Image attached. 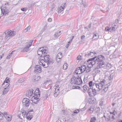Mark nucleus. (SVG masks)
Instances as JSON below:
<instances>
[{"label": "nucleus", "mask_w": 122, "mask_h": 122, "mask_svg": "<svg viewBox=\"0 0 122 122\" xmlns=\"http://www.w3.org/2000/svg\"><path fill=\"white\" fill-rule=\"evenodd\" d=\"M105 82V81L103 80L100 81L99 83H93L92 81H91L89 82L88 84L90 87H92V85H93L94 88L95 87L96 89L99 91L102 89L104 86Z\"/></svg>", "instance_id": "3"}, {"label": "nucleus", "mask_w": 122, "mask_h": 122, "mask_svg": "<svg viewBox=\"0 0 122 122\" xmlns=\"http://www.w3.org/2000/svg\"><path fill=\"white\" fill-rule=\"evenodd\" d=\"M10 79L9 78L7 77L5 80L4 81L3 85L5 83L6 84L9 83L10 82Z\"/></svg>", "instance_id": "24"}, {"label": "nucleus", "mask_w": 122, "mask_h": 122, "mask_svg": "<svg viewBox=\"0 0 122 122\" xmlns=\"http://www.w3.org/2000/svg\"><path fill=\"white\" fill-rule=\"evenodd\" d=\"M73 37L71 39V40L69 41L68 42V44H69V43L70 42H71L72 41V39L73 38Z\"/></svg>", "instance_id": "56"}, {"label": "nucleus", "mask_w": 122, "mask_h": 122, "mask_svg": "<svg viewBox=\"0 0 122 122\" xmlns=\"http://www.w3.org/2000/svg\"><path fill=\"white\" fill-rule=\"evenodd\" d=\"M5 52L3 50H0V60L4 56Z\"/></svg>", "instance_id": "25"}, {"label": "nucleus", "mask_w": 122, "mask_h": 122, "mask_svg": "<svg viewBox=\"0 0 122 122\" xmlns=\"http://www.w3.org/2000/svg\"><path fill=\"white\" fill-rule=\"evenodd\" d=\"M114 110H113V112H112V113L111 112H110V113L111 114L112 113V114H113V115H114Z\"/></svg>", "instance_id": "58"}, {"label": "nucleus", "mask_w": 122, "mask_h": 122, "mask_svg": "<svg viewBox=\"0 0 122 122\" xmlns=\"http://www.w3.org/2000/svg\"><path fill=\"white\" fill-rule=\"evenodd\" d=\"M33 117V116L32 114L30 113H28L26 116V117L28 120H30Z\"/></svg>", "instance_id": "22"}, {"label": "nucleus", "mask_w": 122, "mask_h": 122, "mask_svg": "<svg viewBox=\"0 0 122 122\" xmlns=\"http://www.w3.org/2000/svg\"><path fill=\"white\" fill-rule=\"evenodd\" d=\"M112 118H113V119H114V116L113 115H112Z\"/></svg>", "instance_id": "62"}, {"label": "nucleus", "mask_w": 122, "mask_h": 122, "mask_svg": "<svg viewBox=\"0 0 122 122\" xmlns=\"http://www.w3.org/2000/svg\"><path fill=\"white\" fill-rule=\"evenodd\" d=\"M119 68H121L120 70H122V65H120L119 66Z\"/></svg>", "instance_id": "54"}, {"label": "nucleus", "mask_w": 122, "mask_h": 122, "mask_svg": "<svg viewBox=\"0 0 122 122\" xmlns=\"http://www.w3.org/2000/svg\"><path fill=\"white\" fill-rule=\"evenodd\" d=\"M55 90L54 92V96L55 97H56L59 92V86L56 85L54 86Z\"/></svg>", "instance_id": "10"}, {"label": "nucleus", "mask_w": 122, "mask_h": 122, "mask_svg": "<svg viewBox=\"0 0 122 122\" xmlns=\"http://www.w3.org/2000/svg\"><path fill=\"white\" fill-rule=\"evenodd\" d=\"M85 37V36L84 35H83L81 37V40H83V39H84Z\"/></svg>", "instance_id": "52"}, {"label": "nucleus", "mask_w": 122, "mask_h": 122, "mask_svg": "<svg viewBox=\"0 0 122 122\" xmlns=\"http://www.w3.org/2000/svg\"><path fill=\"white\" fill-rule=\"evenodd\" d=\"M108 90V88L107 86L105 87L102 90L101 92L102 94H103L105 93Z\"/></svg>", "instance_id": "26"}, {"label": "nucleus", "mask_w": 122, "mask_h": 122, "mask_svg": "<svg viewBox=\"0 0 122 122\" xmlns=\"http://www.w3.org/2000/svg\"><path fill=\"white\" fill-rule=\"evenodd\" d=\"M56 122H61L60 120H58L56 121Z\"/></svg>", "instance_id": "61"}, {"label": "nucleus", "mask_w": 122, "mask_h": 122, "mask_svg": "<svg viewBox=\"0 0 122 122\" xmlns=\"http://www.w3.org/2000/svg\"><path fill=\"white\" fill-rule=\"evenodd\" d=\"M39 100V98L37 97L36 96H33L31 99V100L33 102L36 104L37 103L38 101Z\"/></svg>", "instance_id": "15"}, {"label": "nucleus", "mask_w": 122, "mask_h": 122, "mask_svg": "<svg viewBox=\"0 0 122 122\" xmlns=\"http://www.w3.org/2000/svg\"><path fill=\"white\" fill-rule=\"evenodd\" d=\"M87 81V79L86 78H84V82H86Z\"/></svg>", "instance_id": "50"}, {"label": "nucleus", "mask_w": 122, "mask_h": 122, "mask_svg": "<svg viewBox=\"0 0 122 122\" xmlns=\"http://www.w3.org/2000/svg\"><path fill=\"white\" fill-rule=\"evenodd\" d=\"M81 56L80 55L78 56L77 57V59L78 60H81Z\"/></svg>", "instance_id": "47"}, {"label": "nucleus", "mask_w": 122, "mask_h": 122, "mask_svg": "<svg viewBox=\"0 0 122 122\" xmlns=\"http://www.w3.org/2000/svg\"><path fill=\"white\" fill-rule=\"evenodd\" d=\"M109 32H113L114 30V26H112L109 28Z\"/></svg>", "instance_id": "35"}, {"label": "nucleus", "mask_w": 122, "mask_h": 122, "mask_svg": "<svg viewBox=\"0 0 122 122\" xmlns=\"http://www.w3.org/2000/svg\"><path fill=\"white\" fill-rule=\"evenodd\" d=\"M27 10V8L26 7H24L22 8L21 10L23 11H26Z\"/></svg>", "instance_id": "44"}, {"label": "nucleus", "mask_w": 122, "mask_h": 122, "mask_svg": "<svg viewBox=\"0 0 122 122\" xmlns=\"http://www.w3.org/2000/svg\"><path fill=\"white\" fill-rule=\"evenodd\" d=\"M75 73L76 74H80L82 73L80 68L79 67L77 68L75 71Z\"/></svg>", "instance_id": "20"}, {"label": "nucleus", "mask_w": 122, "mask_h": 122, "mask_svg": "<svg viewBox=\"0 0 122 122\" xmlns=\"http://www.w3.org/2000/svg\"><path fill=\"white\" fill-rule=\"evenodd\" d=\"M55 6V4H52V5L51 6V11H53V9L54 8Z\"/></svg>", "instance_id": "40"}, {"label": "nucleus", "mask_w": 122, "mask_h": 122, "mask_svg": "<svg viewBox=\"0 0 122 122\" xmlns=\"http://www.w3.org/2000/svg\"><path fill=\"white\" fill-rule=\"evenodd\" d=\"M1 40H2L3 39V38L2 37H1Z\"/></svg>", "instance_id": "63"}, {"label": "nucleus", "mask_w": 122, "mask_h": 122, "mask_svg": "<svg viewBox=\"0 0 122 122\" xmlns=\"http://www.w3.org/2000/svg\"><path fill=\"white\" fill-rule=\"evenodd\" d=\"M82 4L84 7H86L87 6L84 0H82Z\"/></svg>", "instance_id": "37"}, {"label": "nucleus", "mask_w": 122, "mask_h": 122, "mask_svg": "<svg viewBox=\"0 0 122 122\" xmlns=\"http://www.w3.org/2000/svg\"><path fill=\"white\" fill-rule=\"evenodd\" d=\"M91 27V24H90L89 25H88V27L90 28Z\"/></svg>", "instance_id": "60"}, {"label": "nucleus", "mask_w": 122, "mask_h": 122, "mask_svg": "<svg viewBox=\"0 0 122 122\" xmlns=\"http://www.w3.org/2000/svg\"><path fill=\"white\" fill-rule=\"evenodd\" d=\"M10 84L8 83L5 84V86L3 87V90L2 91V94L5 95L10 90V87L9 86Z\"/></svg>", "instance_id": "8"}, {"label": "nucleus", "mask_w": 122, "mask_h": 122, "mask_svg": "<svg viewBox=\"0 0 122 122\" xmlns=\"http://www.w3.org/2000/svg\"><path fill=\"white\" fill-rule=\"evenodd\" d=\"M34 90L32 89H29L26 93V95L29 98L33 95Z\"/></svg>", "instance_id": "13"}, {"label": "nucleus", "mask_w": 122, "mask_h": 122, "mask_svg": "<svg viewBox=\"0 0 122 122\" xmlns=\"http://www.w3.org/2000/svg\"><path fill=\"white\" fill-rule=\"evenodd\" d=\"M6 112H4V113H2L0 112V119H2L3 118L5 117V113Z\"/></svg>", "instance_id": "31"}, {"label": "nucleus", "mask_w": 122, "mask_h": 122, "mask_svg": "<svg viewBox=\"0 0 122 122\" xmlns=\"http://www.w3.org/2000/svg\"><path fill=\"white\" fill-rule=\"evenodd\" d=\"M61 32L60 31H57L56 32L54 35L56 37H57L60 36L61 34L60 33Z\"/></svg>", "instance_id": "28"}, {"label": "nucleus", "mask_w": 122, "mask_h": 122, "mask_svg": "<svg viewBox=\"0 0 122 122\" xmlns=\"http://www.w3.org/2000/svg\"><path fill=\"white\" fill-rule=\"evenodd\" d=\"M119 21V20H117V21H116V22L117 23L116 24H115V28H117V27H118L119 26V24L118 23V22Z\"/></svg>", "instance_id": "39"}, {"label": "nucleus", "mask_w": 122, "mask_h": 122, "mask_svg": "<svg viewBox=\"0 0 122 122\" xmlns=\"http://www.w3.org/2000/svg\"><path fill=\"white\" fill-rule=\"evenodd\" d=\"M46 47H43L40 48L37 51V54L40 56L44 57V59H39V64L42 65L44 68L47 67L51 63H53L54 62L50 59V56L48 55L46 56V54L47 50L46 49Z\"/></svg>", "instance_id": "2"}, {"label": "nucleus", "mask_w": 122, "mask_h": 122, "mask_svg": "<svg viewBox=\"0 0 122 122\" xmlns=\"http://www.w3.org/2000/svg\"><path fill=\"white\" fill-rule=\"evenodd\" d=\"M105 58L104 56L100 55L91 58L87 61L88 62L87 67L85 65L82 66L80 67L82 73L84 71L87 73L91 71V67L95 64H97V67L96 68L99 69L102 67V66L104 65L105 62L104 60Z\"/></svg>", "instance_id": "1"}, {"label": "nucleus", "mask_w": 122, "mask_h": 122, "mask_svg": "<svg viewBox=\"0 0 122 122\" xmlns=\"http://www.w3.org/2000/svg\"><path fill=\"white\" fill-rule=\"evenodd\" d=\"M11 30H7L5 31V32L4 33L5 34H8V33H9V32Z\"/></svg>", "instance_id": "45"}, {"label": "nucleus", "mask_w": 122, "mask_h": 122, "mask_svg": "<svg viewBox=\"0 0 122 122\" xmlns=\"http://www.w3.org/2000/svg\"><path fill=\"white\" fill-rule=\"evenodd\" d=\"M30 26H28L23 31V32L25 33L27 32V31H28L29 30H30Z\"/></svg>", "instance_id": "29"}, {"label": "nucleus", "mask_w": 122, "mask_h": 122, "mask_svg": "<svg viewBox=\"0 0 122 122\" xmlns=\"http://www.w3.org/2000/svg\"><path fill=\"white\" fill-rule=\"evenodd\" d=\"M96 53L94 52H90L88 54L87 56H90L91 57L93 56Z\"/></svg>", "instance_id": "30"}, {"label": "nucleus", "mask_w": 122, "mask_h": 122, "mask_svg": "<svg viewBox=\"0 0 122 122\" xmlns=\"http://www.w3.org/2000/svg\"><path fill=\"white\" fill-rule=\"evenodd\" d=\"M16 32L15 31H10L5 37L4 40H5V41H7L8 39L11 37L14 36Z\"/></svg>", "instance_id": "6"}, {"label": "nucleus", "mask_w": 122, "mask_h": 122, "mask_svg": "<svg viewBox=\"0 0 122 122\" xmlns=\"http://www.w3.org/2000/svg\"><path fill=\"white\" fill-rule=\"evenodd\" d=\"M99 36L97 35L96 34L93 33L92 39L93 40H95L96 39L97 40Z\"/></svg>", "instance_id": "23"}, {"label": "nucleus", "mask_w": 122, "mask_h": 122, "mask_svg": "<svg viewBox=\"0 0 122 122\" xmlns=\"http://www.w3.org/2000/svg\"><path fill=\"white\" fill-rule=\"evenodd\" d=\"M33 111V109H29L28 111H27L28 113H30L29 112H31Z\"/></svg>", "instance_id": "48"}, {"label": "nucleus", "mask_w": 122, "mask_h": 122, "mask_svg": "<svg viewBox=\"0 0 122 122\" xmlns=\"http://www.w3.org/2000/svg\"><path fill=\"white\" fill-rule=\"evenodd\" d=\"M32 42L33 41L31 42L27 43V44L26 45V46L24 48L22 51L23 52H28L29 51V48L31 46Z\"/></svg>", "instance_id": "11"}, {"label": "nucleus", "mask_w": 122, "mask_h": 122, "mask_svg": "<svg viewBox=\"0 0 122 122\" xmlns=\"http://www.w3.org/2000/svg\"><path fill=\"white\" fill-rule=\"evenodd\" d=\"M116 96L118 97H121V94L120 92H119L118 93L116 94Z\"/></svg>", "instance_id": "41"}, {"label": "nucleus", "mask_w": 122, "mask_h": 122, "mask_svg": "<svg viewBox=\"0 0 122 122\" xmlns=\"http://www.w3.org/2000/svg\"><path fill=\"white\" fill-rule=\"evenodd\" d=\"M77 76H73L70 80V82L71 83L74 84H76Z\"/></svg>", "instance_id": "18"}, {"label": "nucleus", "mask_w": 122, "mask_h": 122, "mask_svg": "<svg viewBox=\"0 0 122 122\" xmlns=\"http://www.w3.org/2000/svg\"><path fill=\"white\" fill-rule=\"evenodd\" d=\"M69 46V44H67V45L66 46V48H68Z\"/></svg>", "instance_id": "59"}, {"label": "nucleus", "mask_w": 122, "mask_h": 122, "mask_svg": "<svg viewBox=\"0 0 122 122\" xmlns=\"http://www.w3.org/2000/svg\"><path fill=\"white\" fill-rule=\"evenodd\" d=\"M68 64L66 63H65L63 66V69L64 70H66L68 67Z\"/></svg>", "instance_id": "34"}, {"label": "nucleus", "mask_w": 122, "mask_h": 122, "mask_svg": "<svg viewBox=\"0 0 122 122\" xmlns=\"http://www.w3.org/2000/svg\"><path fill=\"white\" fill-rule=\"evenodd\" d=\"M109 27L108 26H107L105 27V30L106 31L109 32Z\"/></svg>", "instance_id": "43"}, {"label": "nucleus", "mask_w": 122, "mask_h": 122, "mask_svg": "<svg viewBox=\"0 0 122 122\" xmlns=\"http://www.w3.org/2000/svg\"><path fill=\"white\" fill-rule=\"evenodd\" d=\"M9 2H7L6 3H5V5H7L9 4Z\"/></svg>", "instance_id": "55"}, {"label": "nucleus", "mask_w": 122, "mask_h": 122, "mask_svg": "<svg viewBox=\"0 0 122 122\" xmlns=\"http://www.w3.org/2000/svg\"><path fill=\"white\" fill-rule=\"evenodd\" d=\"M34 95L38 97L40 95V92H39V88H37L35 91L34 93Z\"/></svg>", "instance_id": "21"}, {"label": "nucleus", "mask_w": 122, "mask_h": 122, "mask_svg": "<svg viewBox=\"0 0 122 122\" xmlns=\"http://www.w3.org/2000/svg\"><path fill=\"white\" fill-rule=\"evenodd\" d=\"M106 66L107 67V68H109L111 67V66L110 65V64L109 63L107 64L106 65Z\"/></svg>", "instance_id": "46"}, {"label": "nucleus", "mask_w": 122, "mask_h": 122, "mask_svg": "<svg viewBox=\"0 0 122 122\" xmlns=\"http://www.w3.org/2000/svg\"><path fill=\"white\" fill-rule=\"evenodd\" d=\"M41 66L39 65H36L34 67V71L36 73L41 72Z\"/></svg>", "instance_id": "12"}, {"label": "nucleus", "mask_w": 122, "mask_h": 122, "mask_svg": "<svg viewBox=\"0 0 122 122\" xmlns=\"http://www.w3.org/2000/svg\"><path fill=\"white\" fill-rule=\"evenodd\" d=\"M112 105H113V106H114V103H113L112 104Z\"/></svg>", "instance_id": "64"}, {"label": "nucleus", "mask_w": 122, "mask_h": 122, "mask_svg": "<svg viewBox=\"0 0 122 122\" xmlns=\"http://www.w3.org/2000/svg\"><path fill=\"white\" fill-rule=\"evenodd\" d=\"M72 88L73 89H80V87L79 86H72Z\"/></svg>", "instance_id": "42"}, {"label": "nucleus", "mask_w": 122, "mask_h": 122, "mask_svg": "<svg viewBox=\"0 0 122 122\" xmlns=\"http://www.w3.org/2000/svg\"><path fill=\"white\" fill-rule=\"evenodd\" d=\"M76 79V84L80 85L82 83V81L80 77H77Z\"/></svg>", "instance_id": "19"}, {"label": "nucleus", "mask_w": 122, "mask_h": 122, "mask_svg": "<svg viewBox=\"0 0 122 122\" xmlns=\"http://www.w3.org/2000/svg\"><path fill=\"white\" fill-rule=\"evenodd\" d=\"M84 90L86 91L87 90H89V89L88 87L86 85H84L83 87Z\"/></svg>", "instance_id": "33"}, {"label": "nucleus", "mask_w": 122, "mask_h": 122, "mask_svg": "<svg viewBox=\"0 0 122 122\" xmlns=\"http://www.w3.org/2000/svg\"><path fill=\"white\" fill-rule=\"evenodd\" d=\"M66 5V3H65L61 4L60 6H58L57 9L58 13H60L62 11Z\"/></svg>", "instance_id": "5"}, {"label": "nucleus", "mask_w": 122, "mask_h": 122, "mask_svg": "<svg viewBox=\"0 0 122 122\" xmlns=\"http://www.w3.org/2000/svg\"><path fill=\"white\" fill-rule=\"evenodd\" d=\"M22 102L23 105L26 107H28L30 105V100L28 99L24 98Z\"/></svg>", "instance_id": "9"}, {"label": "nucleus", "mask_w": 122, "mask_h": 122, "mask_svg": "<svg viewBox=\"0 0 122 122\" xmlns=\"http://www.w3.org/2000/svg\"><path fill=\"white\" fill-rule=\"evenodd\" d=\"M40 78L41 77L40 76L37 75H35L33 76L32 80L34 82H36L39 81Z\"/></svg>", "instance_id": "14"}, {"label": "nucleus", "mask_w": 122, "mask_h": 122, "mask_svg": "<svg viewBox=\"0 0 122 122\" xmlns=\"http://www.w3.org/2000/svg\"><path fill=\"white\" fill-rule=\"evenodd\" d=\"M5 117L6 120L8 121H10L11 120L12 116L11 115H9L7 114V113H5Z\"/></svg>", "instance_id": "17"}, {"label": "nucleus", "mask_w": 122, "mask_h": 122, "mask_svg": "<svg viewBox=\"0 0 122 122\" xmlns=\"http://www.w3.org/2000/svg\"><path fill=\"white\" fill-rule=\"evenodd\" d=\"M92 89H89L88 91V94L89 95H91V94H93L94 95H96V94L97 91H98L96 89V87H94V88L93 86L92 85Z\"/></svg>", "instance_id": "7"}, {"label": "nucleus", "mask_w": 122, "mask_h": 122, "mask_svg": "<svg viewBox=\"0 0 122 122\" xmlns=\"http://www.w3.org/2000/svg\"><path fill=\"white\" fill-rule=\"evenodd\" d=\"M62 53L59 52L57 55L56 58V60L57 61L59 62L61 61V59L62 56Z\"/></svg>", "instance_id": "16"}, {"label": "nucleus", "mask_w": 122, "mask_h": 122, "mask_svg": "<svg viewBox=\"0 0 122 122\" xmlns=\"http://www.w3.org/2000/svg\"><path fill=\"white\" fill-rule=\"evenodd\" d=\"M100 72V70H97L96 71V73H99V72Z\"/></svg>", "instance_id": "53"}, {"label": "nucleus", "mask_w": 122, "mask_h": 122, "mask_svg": "<svg viewBox=\"0 0 122 122\" xmlns=\"http://www.w3.org/2000/svg\"><path fill=\"white\" fill-rule=\"evenodd\" d=\"M24 78H21L19 79L18 81L19 83H22L24 81Z\"/></svg>", "instance_id": "32"}, {"label": "nucleus", "mask_w": 122, "mask_h": 122, "mask_svg": "<svg viewBox=\"0 0 122 122\" xmlns=\"http://www.w3.org/2000/svg\"><path fill=\"white\" fill-rule=\"evenodd\" d=\"M28 113L27 111L26 110H23L22 111L20 112L18 115V117L19 118L23 119L24 118L25 116H26Z\"/></svg>", "instance_id": "4"}, {"label": "nucleus", "mask_w": 122, "mask_h": 122, "mask_svg": "<svg viewBox=\"0 0 122 122\" xmlns=\"http://www.w3.org/2000/svg\"><path fill=\"white\" fill-rule=\"evenodd\" d=\"M109 74V75L108 76V77H109L110 76H111V75H110V74L109 73V72H107V74Z\"/></svg>", "instance_id": "57"}, {"label": "nucleus", "mask_w": 122, "mask_h": 122, "mask_svg": "<svg viewBox=\"0 0 122 122\" xmlns=\"http://www.w3.org/2000/svg\"><path fill=\"white\" fill-rule=\"evenodd\" d=\"M79 112V110L77 109V110H75L74 111V113H78V112Z\"/></svg>", "instance_id": "49"}, {"label": "nucleus", "mask_w": 122, "mask_h": 122, "mask_svg": "<svg viewBox=\"0 0 122 122\" xmlns=\"http://www.w3.org/2000/svg\"><path fill=\"white\" fill-rule=\"evenodd\" d=\"M48 21L49 22H51L52 21V19L51 18H49L48 19Z\"/></svg>", "instance_id": "51"}, {"label": "nucleus", "mask_w": 122, "mask_h": 122, "mask_svg": "<svg viewBox=\"0 0 122 122\" xmlns=\"http://www.w3.org/2000/svg\"><path fill=\"white\" fill-rule=\"evenodd\" d=\"M13 52V51H12V52L6 56V59H9L10 58L11 56H12L11 54H12Z\"/></svg>", "instance_id": "36"}, {"label": "nucleus", "mask_w": 122, "mask_h": 122, "mask_svg": "<svg viewBox=\"0 0 122 122\" xmlns=\"http://www.w3.org/2000/svg\"><path fill=\"white\" fill-rule=\"evenodd\" d=\"M94 110V108L92 107H91L88 109V111L90 113H92Z\"/></svg>", "instance_id": "27"}, {"label": "nucleus", "mask_w": 122, "mask_h": 122, "mask_svg": "<svg viewBox=\"0 0 122 122\" xmlns=\"http://www.w3.org/2000/svg\"><path fill=\"white\" fill-rule=\"evenodd\" d=\"M96 120V118L95 117H94L91 118L90 122H95Z\"/></svg>", "instance_id": "38"}]
</instances>
